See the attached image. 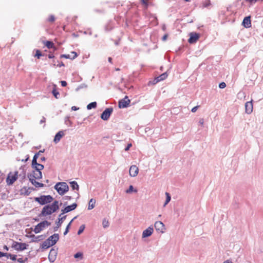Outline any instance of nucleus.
I'll list each match as a JSON object with an SVG mask.
<instances>
[{
    "label": "nucleus",
    "mask_w": 263,
    "mask_h": 263,
    "mask_svg": "<svg viewBox=\"0 0 263 263\" xmlns=\"http://www.w3.org/2000/svg\"><path fill=\"white\" fill-rule=\"evenodd\" d=\"M28 177L31 183L36 187H42L44 184L42 183L39 182L36 180L40 179L42 177L41 171L33 170L31 173L28 174Z\"/></svg>",
    "instance_id": "1"
},
{
    "label": "nucleus",
    "mask_w": 263,
    "mask_h": 263,
    "mask_svg": "<svg viewBox=\"0 0 263 263\" xmlns=\"http://www.w3.org/2000/svg\"><path fill=\"white\" fill-rule=\"evenodd\" d=\"M59 202L54 201L51 204L44 206L42 211V214L43 216H47L51 214L59 209Z\"/></svg>",
    "instance_id": "2"
},
{
    "label": "nucleus",
    "mask_w": 263,
    "mask_h": 263,
    "mask_svg": "<svg viewBox=\"0 0 263 263\" xmlns=\"http://www.w3.org/2000/svg\"><path fill=\"white\" fill-rule=\"evenodd\" d=\"M59 239V236L58 234H53L44 242L43 243V247L47 249L54 245L58 241Z\"/></svg>",
    "instance_id": "3"
},
{
    "label": "nucleus",
    "mask_w": 263,
    "mask_h": 263,
    "mask_svg": "<svg viewBox=\"0 0 263 263\" xmlns=\"http://www.w3.org/2000/svg\"><path fill=\"white\" fill-rule=\"evenodd\" d=\"M55 189L57 191L58 193L63 195L67 192L68 191L69 187L68 185L65 182H58L57 183L55 186Z\"/></svg>",
    "instance_id": "4"
},
{
    "label": "nucleus",
    "mask_w": 263,
    "mask_h": 263,
    "mask_svg": "<svg viewBox=\"0 0 263 263\" xmlns=\"http://www.w3.org/2000/svg\"><path fill=\"white\" fill-rule=\"evenodd\" d=\"M53 199L52 197L50 195H42L39 197H35L34 199L35 201L42 205L50 203Z\"/></svg>",
    "instance_id": "5"
},
{
    "label": "nucleus",
    "mask_w": 263,
    "mask_h": 263,
    "mask_svg": "<svg viewBox=\"0 0 263 263\" xmlns=\"http://www.w3.org/2000/svg\"><path fill=\"white\" fill-rule=\"evenodd\" d=\"M50 224L51 223L50 222H48L47 220H44L39 223L35 227L33 232L36 234L39 233Z\"/></svg>",
    "instance_id": "6"
},
{
    "label": "nucleus",
    "mask_w": 263,
    "mask_h": 263,
    "mask_svg": "<svg viewBox=\"0 0 263 263\" xmlns=\"http://www.w3.org/2000/svg\"><path fill=\"white\" fill-rule=\"evenodd\" d=\"M18 172H10L6 178V182L8 185L12 184L17 179Z\"/></svg>",
    "instance_id": "7"
},
{
    "label": "nucleus",
    "mask_w": 263,
    "mask_h": 263,
    "mask_svg": "<svg viewBox=\"0 0 263 263\" xmlns=\"http://www.w3.org/2000/svg\"><path fill=\"white\" fill-rule=\"evenodd\" d=\"M27 245L25 243L13 241L12 245V248L17 251H23L27 248Z\"/></svg>",
    "instance_id": "8"
},
{
    "label": "nucleus",
    "mask_w": 263,
    "mask_h": 263,
    "mask_svg": "<svg viewBox=\"0 0 263 263\" xmlns=\"http://www.w3.org/2000/svg\"><path fill=\"white\" fill-rule=\"evenodd\" d=\"M130 102V100L128 98L127 96H125L123 99L120 100L119 101V107L120 108H123L127 107Z\"/></svg>",
    "instance_id": "9"
},
{
    "label": "nucleus",
    "mask_w": 263,
    "mask_h": 263,
    "mask_svg": "<svg viewBox=\"0 0 263 263\" xmlns=\"http://www.w3.org/2000/svg\"><path fill=\"white\" fill-rule=\"evenodd\" d=\"M113 109L112 108H106L101 114V118L103 120H107L109 118Z\"/></svg>",
    "instance_id": "10"
},
{
    "label": "nucleus",
    "mask_w": 263,
    "mask_h": 263,
    "mask_svg": "<svg viewBox=\"0 0 263 263\" xmlns=\"http://www.w3.org/2000/svg\"><path fill=\"white\" fill-rule=\"evenodd\" d=\"M155 228L156 231L163 233L165 230L164 224L161 221H156L155 223Z\"/></svg>",
    "instance_id": "11"
},
{
    "label": "nucleus",
    "mask_w": 263,
    "mask_h": 263,
    "mask_svg": "<svg viewBox=\"0 0 263 263\" xmlns=\"http://www.w3.org/2000/svg\"><path fill=\"white\" fill-rule=\"evenodd\" d=\"M199 38V35L196 32H191L190 34V38L188 40V42L191 43H196Z\"/></svg>",
    "instance_id": "12"
},
{
    "label": "nucleus",
    "mask_w": 263,
    "mask_h": 263,
    "mask_svg": "<svg viewBox=\"0 0 263 263\" xmlns=\"http://www.w3.org/2000/svg\"><path fill=\"white\" fill-rule=\"evenodd\" d=\"M139 168L136 165H133L130 167L129 170V174L130 176L136 177L137 176Z\"/></svg>",
    "instance_id": "13"
},
{
    "label": "nucleus",
    "mask_w": 263,
    "mask_h": 263,
    "mask_svg": "<svg viewBox=\"0 0 263 263\" xmlns=\"http://www.w3.org/2000/svg\"><path fill=\"white\" fill-rule=\"evenodd\" d=\"M77 204L76 203H74L70 205L66 206L64 209L62 210V213L61 214L59 215V216L60 217L61 216V215L64 213H68L70 211H71L74 210L77 208Z\"/></svg>",
    "instance_id": "14"
},
{
    "label": "nucleus",
    "mask_w": 263,
    "mask_h": 263,
    "mask_svg": "<svg viewBox=\"0 0 263 263\" xmlns=\"http://www.w3.org/2000/svg\"><path fill=\"white\" fill-rule=\"evenodd\" d=\"M245 109L246 112L248 114H250L253 111V106L252 101L246 103Z\"/></svg>",
    "instance_id": "15"
},
{
    "label": "nucleus",
    "mask_w": 263,
    "mask_h": 263,
    "mask_svg": "<svg viewBox=\"0 0 263 263\" xmlns=\"http://www.w3.org/2000/svg\"><path fill=\"white\" fill-rule=\"evenodd\" d=\"M44 45L49 49H53V50L55 51L57 49V48L55 47L54 43L49 41H45L43 42Z\"/></svg>",
    "instance_id": "16"
},
{
    "label": "nucleus",
    "mask_w": 263,
    "mask_h": 263,
    "mask_svg": "<svg viewBox=\"0 0 263 263\" xmlns=\"http://www.w3.org/2000/svg\"><path fill=\"white\" fill-rule=\"evenodd\" d=\"M153 231L154 230L153 228L148 227L143 232L142 237L145 238L151 236L152 234Z\"/></svg>",
    "instance_id": "17"
},
{
    "label": "nucleus",
    "mask_w": 263,
    "mask_h": 263,
    "mask_svg": "<svg viewBox=\"0 0 263 263\" xmlns=\"http://www.w3.org/2000/svg\"><path fill=\"white\" fill-rule=\"evenodd\" d=\"M242 24L246 28H249L251 26V17H245L243 20Z\"/></svg>",
    "instance_id": "18"
},
{
    "label": "nucleus",
    "mask_w": 263,
    "mask_h": 263,
    "mask_svg": "<svg viewBox=\"0 0 263 263\" xmlns=\"http://www.w3.org/2000/svg\"><path fill=\"white\" fill-rule=\"evenodd\" d=\"M71 54H72V57H71L69 54H62L60 56L61 58H65V59H74L78 57L77 53L75 51L71 52Z\"/></svg>",
    "instance_id": "19"
},
{
    "label": "nucleus",
    "mask_w": 263,
    "mask_h": 263,
    "mask_svg": "<svg viewBox=\"0 0 263 263\" xmlns=\"http://www.w3.org/2000/svg\"><path fill=\"white\" fill-rule=\"evenodd\" d=\"M64 133L63 131L59 132L55 136L54 141L55 143H58L61 140V139L64 136Z\"/></svg>",
    "instance_id": "20"
},
{
    "label": "nucleus",
    "mask_w": 263,
    "mask_h": 263,
    "mask_svg": "<svg viewBox=\"0 0 263 263\" xmlns=\"http://www.w3.org/2000/svg\"><path fill=\"white\" fill-rule=\"evenodd\" d=\"M167 77V74L166 72L162 73L160 75L159 77H157L155 79V83H158L159 81L165 80Z\"/></svg>",
    "instance_id": "21"
},
{
    "label": "nucleus",
    "mask_w": 263,
    "mask_h": 263,
    "mask_svg": "<svg viewBox=\"0 0 263 263\" xmlns=\"http://www.w3.org/2000/svg\"><path fill=\"white\" fill-rule=\"evenodd\" d=\"M55 252L53 249L50 250L48 258L50 261L53 262L55 259Z\"/></svg>",
    "instance_id": "22"
},
{
    "label": "nucleus",
    "mask_w": 263,
    "mask_h": 263,
    "mask_svg": "<svg viewBox=\"0 0 263 263\" xmlns=\"http://www.w3.org/2000/svg\"><path fill=\"white\" fill-rule=\"evenodd\" d=\"M70 186L71 188L73 190H77V191L79 190V185L78 184L77 182L75 181H73L70 182Z\"/></svg>",
    "instance_id": "23"
},
{
    "label": "nucleus",
    "mask_w": 263,
    "mask_h": 263,
    "mask_svg": "<svg viewBox=\"0 0 263 263\" xmlns=\"http://www.w3.org/2000/svg\"><path fill=\"white\" fill-rule=\"evenodd\" d=\"M95 203H96V200L93 199H91L89 202V205H88V210H91L93 208H94V207L95 206Z\"/></svg>",
    "instance_id": "24"
},
{
    "label": "nucleus",
    "mask_w": 263,
    "mask_h": 263,
    "mask_svg": "<svg viewBox=\"0 0 263 263\" xmlns=\"http://www.w3.org/2000/svg\"><path fill=\"white\" fill-rule=\"evenodd\" d=\"M38 155H39V154H35V155L33 157V160L32 161V168L34 166H35V165H36V164H37V163L36 162V159H37V158L38 157Z\"/></svg>",
    "instance_id": "25"
},
{
    "label": "nucleus",
    "mask_w": 263,
    "mask_h": 263,
    "mask_svg": "<svg viewBox=\"0 0 263 263\" xmlns=\"http://www.w3.org/2000/svg\"><path fill=\"white\" fill-rule=\"evenodd\" d=\"M97 107V103L96 102H91L87 105V108L88 109H91L95 108Z\"/></svg>",
    "instance_id": "26"
},
{
    "label": "nucleus",
    "mask_w": 263,
    "mask_h": 263,
    "mask_svg": "<svg viewBox=\"0 0 263 263\" xmlns=\"http://www.w3.org/2000/svg\"><path fill=\"white\" fill-rule=\"evenodd\" d=\"M33 170L41 171L44 168V165L39 163H37L36 165L33 167Z\"/></svg>",
    "instance_id": "27"
},
{
    "label": "nucleus",
    "mask_w": 263,
    "mask_h": 263,
    "mask_svg": "<svg viewBox=\"0 0 263 263\" xmlns=\"http://www.w3.org/2000/svg\"><path fill=\"white\" fill-rule=\"evenodd\" d=\"M52 92L53 95L54 96V97L56 99H58L59 98V96H60V93H59L58 91L55 88H54L52 90Z\"/></svg>",
    "instance_id": "28"
},
{
    "label": "nucleus",
    "mask_w": 263,
    "mask_h": 263,
    "mask_svg": "<svg viewBox=\"0 0 263 263\" xmlns=\"http://www.w3.org/2000/svg\"><path fill=\"white\" fill-rule=\"evenodd\" d=\"M35 54L34 55L35 57H36L37 59H40V57L42 55L41 51L39 49H36L35 50Z\"/></svg>",
    "instance_id": "29"
},
{
    "label": "nucleus",
    "mask_w": 263,
    "mask_h": 263,
    "mask_svg": "<svg viewBox=\"0 0 263 263\" xmlns=\"http://www.w3.org/2000/svg\"><path fill=\"white\" fill-rule=\"evenodd\" d=\"M165 195L166 196V198L165 202L164 205V206H165L171 200V196L170 195L169 193H168L167 192H166Z\"/></svg>",
    "instance_id": "30"
},
{
    "label": "nucleus",
    "mask_w": 263,
    "mask_h": 263,
    "mask_svg": "<svg viewBox=\"0 0 263 263\" xmlns=\"http://www.w3.org/2000/svg\"><path fill=\"white\" fill-rule=\"evenodd\" d=\"M66 217V216H64L61 217L60 218H59V221L57 222V225H58V226H61V224L63 223V221L65 219Z\"/></svg>",
    "instance_id": "31"
},
{
    "label": "nucleus",
    "mask_w": 263,
    "mask_h": 263,
    "mask_svg": "<svg viewBox=\"0 0 263 263\" xmlns=\"http://www.w3.org/2000/svg\"><path fill=\"white\" fill-rule=\"evenodd\" d=\"M102 225L104 228H107L109 226L108 220L106 219H104L102 221Z\"/></svg>",
    "instance_id": "32"
},
{
    "label": "nucleus",
    "mask_w": 263,
    "mask_h": 263,
    "mask_svg": "<svg viewBox=\"0 0 263 263\" xmlns=\"http://www.w3.org/2000/svg\"><path fill=\"white\" fill-rule=\"evenodd\" d=\"M133 191H134L135 193L137 192V190H134V187H133V185H130L129 186V189L126 191V193H131Z\"/></svg>",
    "instance_id": "33"
},
{
    "label": "nucleus",
    "mask_w": 263,
    "mask_h": 263,
    "mask_svg": "<svg viewBox=\"0 0 263 263\" xmlns=\"http://www.w3.org/2000/svg\"><path fill=\"white\" fill-rule=\"evenodd\" d=\"M55 18L53 15H50L47 19V21L50 23H53Z\"/></svg>",
    "instance_id": "34"
},
{
    "label": "nucleus",
    "mask_w": 263,
    "mask_h": 263,
    "mask_svg": "<svg viewBox=\"0 0 263 263\" xmlns=\"http://www.w3.org/2000/svg\"><path fill=\"white\" fill-rule=\"evenodd\" d=\"M149 0H141V3L144 5L145 8L146 9L148 6Z\"/></svg>",
    "instance_id": "35"
},
{
    "label": "nucleus",
    "mask_w": 263,
    "mask_h": 263,
    "mask_svg": "<svg viewBox=\"0 0 263 263\" xmlns=\"http://www.w3.org/2000/svg\"><path fill=\"white\" fill-rule=\"evenodd\" d=\"M211 5V2L210 0H205L202 4L203 7H207Z\"/></svg>",
    "instance_id": "36"
},
{
    "label": "nucleus",
    "mask_w": 263,
    "mask_h": 263,
    "mask_svg": "<svg viewBox=\"0 0 263 263\" xmlns=\"http://www.w3.org/2000/svg\"><path fill=\"white\" fill-rule=\"evenodd\" d=\"M74 257L76 258H80V259H82L83 258V253L81 252H78L74 254Z\"/></svg>",
    "instance_id": "37"
},
{
    "label": "nucleus",
    "mask_w": 263,
    "mask_h": 263,
    "mask_svg": "<svg viewBox=\"0 0 263 263\" xmlns=\"http://www.w3.org/2000/svg\"><path fill=\"white\" fill-rule=\"evenodd\" d=\"M73 219H72L70 222L68 223V224L67 226L66 227V230L65 231V232H64V235H66L67 234V233L69 231V229L70 228V224L72 222V221H73Z\"/></svg>",
    "instance_id": "38"
},
{
    "label": "nucleus",
    "mask_w": 263,
    "mask_h": 263,
    "mask_svg": "<svg viewBox=\"0 0 263 263\" xmlns=\"http://www.w3.org/2000/svg\"><path fill=\"white\" fill-rule=\"evenodd\" d=\"M85 229V225L83 224L80 226L79 230L78 232V234L80 235L84 230Z\"/></svg>",
    "instance_id": "39"
},
{
    "label": "nucleus",
    "mask_w": 263,
    "mask_h": 263,
    "mask_svg": "<svg viewBox=\"0 0 263 263\" xmlns=\"http://www.w3.org/2000/svg\"><path fill=\"white\" fill-rule=\"evenodd\" d=\"M8 256H9L10 257V258L12 260H16V255H12V254H8V256L7 257H8Z\"/></svg>",
    "instance_id": "40"
},
{
    "label": "nucleus",
    "mask_w": 263,
    "mask_h": 263,
    "mask_svg": "<svg viewBox=\"0 0 263 263\" xmlns=\"http://www.w3.org/2000/svg\"><path fill=\"white\" fill-rule=\"evenodd\" d=\"M226 87V84L224 82H221L219 84V87L221 89L224 88Z\"/></svg>",
    "instance_id": "41"
},
{
    "label": "nucleus",
    "mask_w": 263,
    "mask_h": 263,
    "mask_svg": "<svg viewBox=\"0 0 263 263\" xmlns=\"http://www.w3.org/2000/svg\"><path fill=\"white\" fill-rule=\"evenodd\" d=\"M26 260H27V258H26L25 260H24L22 258H19L17 259V261L20 263H24V262Z\"/></svg>",
    "instance_id": "42"
},
{
    "label": "nucleus",
    "mask_w": 263,
    "mask_h": 263,
    "mask_svg": "<svg viewBox=\"0 0 263 263\" xmlns=\"http://www.w3.org/2000/svg\"><path fill=\"white\" fill-rule=\"evenodd\" d=\"M199 107V106H196L194 107L191 110L192 112H195L197 111V110Z\"/></svg>",
    "instance_id": "43"
},
{
    "label": "nucleus",
    "mask_w": 263,
    "mask_h": 263,
    "mask_svg": "<svg viewBox=\"0 0 263 263\" xmlns=\"http://www.w3.org/2000/svg\"><path fill=\"white\" fill-rule=\"evenodd\" d=\"M199 123L201 126H203L204 124V119H200L199 121Z\"/></svg>",
    "instance_id": "44"
},
{
    "label": "nucleus",
    "mask_w": 263,
    "mask_h": 263,
    "mask_svg": "<svg viewBox=\"0 0 263 263\" xmlns=\"http://www.w3.org/2000/svg\"><path fill=\"white\" fill-rule=\"evenodd\" d=\"M132 146V143H129L128 144L127 146L126 147V148H125V151H127L129 150V149L130 148V147Z\"/></svg>",
    "instance_id": "45"
},
{
    "label": "nucleus",
    "mask_w": 263,
    "mask_h": 263,
    "mask_svg": "<svg viewBox=\"0 0 263 263\" xmlns=\"http://www.w3.org/2000/svg\"><path fill=\"white\" fill-rule=\"evenodd\" d=\"M8 253H3L0 251V257H3V256H7Z\"/></svg>",
    "instance_id": "46"
},
{
    "label": "nucleus",
    "mask_w": 263,
    "mask_h": 263,
    "mask_svg": "<svg viewBox=\"0 0 263 263\" xmlns=\"http://www.w3.org/2000/svg\"><path fill=\"white\" fill-rule=\"evenodd\" d=\"M46 122V119L45 117H43L42 119L40 120L41 124H44Z\"/></svg>",
    "instance_id": "47"
},
{
    "label": "nucleus",
    "mask_w": 263,
    "mask_h": 263,
    "mask_svg": "<svg viewBox=\"0 0 263 263\" xmlns=\"http://www.w3.org/2000/svg\"><path fill=\"white\" fill-rule=\"evenodd\" d=\"M63 199L64 200H70L71 199V196H65Z\"/></svg>",
    "instance_id": "48"
},
{
    "label": "nucleus",
    "mask_w": 263,
    "mask_h": 263,
    "mask_svg": "<svg viewBox=\"0 0 263 263\" xmlns=\"http://www.w3.org/2000/svg\"><path fill=\"white\" fill-rule=\"evenodd\" d=\"M61 85L62 86L65 87L67 85V83L65 81H61Z\"/></svg>",
    "instance_id": "49"
},
{
    "label": "nucleus",
    "mask_w": 263,
    "mask_h": 263,
    "mask_svg": "<svg viewBox=\"0 0 263 263\" xmlns=\"http://www.w3.org/2000/svg\"><path fill=\"white\" fill-rule=\"evenodd\" d=\"M167 37H168L167 34H165V35H164V36L162 37V40H163V41H166V39H167Z\"/></svg>",
    "instance_id": "50"
},
{
    "label": "nucleus",
    "mask_w": 263,
    "mask_h": 263,
    "mask_svg": "<svg viewBox=\"0 0 263 263\" xmlns=\"http://www.w3.org/2000/svg\"><path fill=\"white\" fill-rule=\"evenodd\" d=\"M24 190L26 191V192L24 193V194L25 195H29V194H30V192H29L28 191V190H27V189L26 187L24 188Z\"/></svg>",
    "instance_id": "51"
},
{
    "label": "nucleus",
    "mask_w": 263,
    "mask_h": 263,
    "mask_svg": "<svg viewBox=\"0 0 263 263\" xmlns=\"http://www.w3.org/2000/svg\"><path fill=\"white\" fill-rule=\"evenodd\" d=\"M246 1L250 3H253L256 2V0H246Z\"/></svg>",
    "instance_id": "52"
},
{
    "label": "nucleus",
    "mask_w": 263,
    "mask_h": 263,
    "mask_svg": "<svg viewBox=\"0 0 263 263\" xmlns=\"http://www.w3.org/2000/svg\"><path fill=\"white\" fill-rule=\"evenodd\" d=\"M48 57L49 59H52L54 57V55L52 53L48 54Z\"/></svg>",
    "instance_id": "53"
},
{
    "label": "nucleus",
    "mask_w": 263,
    "mask_h": 263,
    "mask_svg": "<svg viewBox=\"0 0 263 263\" xmlns=\"http://www.w3.org/2000/svg\"><path fill=\"white\" fill-rule=\"evenodd\" d=\"M71 109H72V110H78V108H77V107L76 106H72V107H71Z\"/></svg>",
    "instance_id": "54"
},
{
    "label": "nucleus",
    "mask_w": 263,
    "mask_h": 263,
    "mask_svg": "<svg viewBox=\"0 0 263 263\" xmlns=\"http://www.w3.org/2000/svg\"><path fill=\"white\" fill-rule=\"evenodd\" d=\"M3 248H4V250H5L6 251H8L9 250L8 247L7 246H6V245H5L4 246Z\"/></svg>",
    "instance_id": "55"
},
{
    "label": "nucleus",
    "mask_w": 263,
    "mask_h": 263,
    "mask_svg": "<svg viewBox=\"0 0 263 263\" xmlns=\"http://www.w3.org/2000/svg\"><path fill=\"white\" fill-rule=\"evenodd\" d=\"M108 62L110 63H112V58L110 57H109L108 59Z\"/></svg>",
    "instance_id": "56"
},
{
    "label": "nucleus",
    "mask_w": 263,
    "mask_h": 263,
    "mask_svg": "<svg viewBox=\"0 0 263 263\" xmlns=\"http://www.w3.org/2000/svg\"><path fill=\"white\" fill-rule=\"evenodd\" d=\"M154 20H155L156 21V25H158V20H157V18L156 17H154Z\"/></svg>",
    "instance_id": "57"
},
{
    "label": "nucleus",
    "mask_w": 263,
    "mask_h": 263,
    "mask_svg": "<svg viewBox=\"0 0 263 263\" xmlns=\"http://www.w3.org/2000/svg\"><path fill=\"white\" fill-rule=\"evenodd\" d=\"M223 263H233L231 261H230L229 260H226L223 262Z\"/></svg>",
    "instance_id": "58"
},
{
    "label": "nucleus",
    "mask_w": 263,
    "mask_h": 263,
    "mask_svg": "<svg viewBox=\"0 0 263 263\" xmlns=\"http://www.w3.org/2000/svg\"><path fill=\"white\" fill-rule=\"evenodd\" d=\"M60 226H58V225L57 224V226L54 228V231H56L58 230V228L60 227Z\"/></svg>",
    "instance_id": "59"
},
{
    "label": "nucleus",
    "mask_w": 263,
    "mask_h": 263,
    "mask_svg": "<svg viewBox=\"0 0 263 263\" xmlns=\"http://www.w3.org/2000/svg\"><path fill=\"white\" fill-rule=\"evenodd\" d=\"M28 159H29V157L28 156L25 161H26Z\"/></svg>",
    "instance_id": "60"
},
{
    "label": "nucleus",
    "mask_w": 263,
    "mask_h": 263,
    "mask_svg": "<svg viewBox=\"0 0 263 263\" xmlns=\"http://www.w3.org/2000/svg\"><path fill=\"white\" fill-rule=\"evenodd\" d=\"M185 2H190V0H184Z\"/></svg>",
    "instance_id": "61"
},
{
    "label": "nucleus",
    "mask_w": 263,
    "mask_h": 263,
    "mask_svg": "<svg viewBox=\"0 0 263 263\" xmlns=\"http://www.w3.org/2000/svg\"><path fill=\"white\" fill-rule=\"evenodd\" d=\"M116 70H117V71L120 70V69L119 68H117Z\"/></svg>",
    "instance_id": "62"
}]
</instances>
